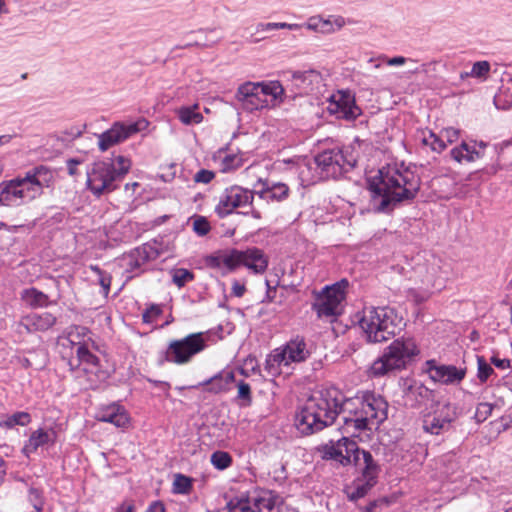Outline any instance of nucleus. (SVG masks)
<instances>
[{
    "label": "nucleus",
    "mask_w": 512,
    "mask_h": 512,
    "mask_svg": "<svg viewBox=\"0 0 512 512\" xmlns=\"http://www.w3.org/2000/svg\"><path fill=\"white\" fill-rule=\"evenodd\" d=\"M345 25V19L342 16H329L327 19L321 17L320 33L332 34L340 30Z\"/></svg>",
    "instance_id": "obj_35"
},
{
    "label": "nucleus",
    "mask_w": 512,
    "mask_h": 512,
    "mask_svg": "<svg viewBox=\"0 0 512 512\" xmlns=\"http://www.w3.org/2000/svg\"><path fill=\"white\" fill-rule=\"evenodd\" d=\"M279 497L272 491H262L257 496L252 497V505L255 512H280L277 507Z\"/></svg>",
    "instance_id": "obj_29"
},
{
    "label": "nucleus",
    "mask_w": 512,
    "mask_h": 512,
    "mask_svg": "<svg viewBox=\"0 0 512 512\" xmlns=\"http://www.w3.org/2000/svg\"><path fill=\"white\" fill-rule=\"evenodd\" d=\"M357 447L358 444L354 440H351L348 436H343L336 442L331 440L329 444L322 447V458L347 466L352 464V458L357 452Z\"/></svg>",
    "instance_id": "obj_15"
},
{
    "label": "nucleus",
    "mask_w": 512,
    "mask_h": 512,
    "mask_svg": "<svg viewBox=\"0 0 512 512\" xmlns=\"http://www.w3.org/2000/svg\"><path fill=\"white\" fill-rule=\"evenodd\" d=\"M237 512H255L252 505V498L242 497Z\"/></svg>",
    "instance_id": "obj_57"
},
{
    "label": "nucleus",
    "mask_w": 512,
    "mask_h": 512,
    "mask_svg": "<svg viewBox=\"0 0 512 512\" xmlns=\"http://www.w3.org/2000/svg\"><path fill=\"white\" fill-rule=\"evenodd\" d=\"M197 105L193 107H181L178 110L180 121L186 125L198 124L203 120L201 113L196 111Z\"/></svg>",
    "instance_id": "obj_36"
},
{
    "label": "nucleus",
    "mask_w": 512,
    "mask_h": 512,
    "mask_svg": "<svg viewBox=\"0 0 512 512\" xmlns=\"http://www.w3.org/2000/svg\"><path fill=\"white\" fill-rule=\"evenodd\" d=\"M192 490V479L181 473L174 476L172 491L175 494H188Z\"/></svg>",
    "instance_id": "obj_37"
},
{
    "label": "nucleus",
    "mask_w": 512,
    "mask_h": 512,
    "mask_svg": "<svg viewBox=\"0 0 512 512\" xmlns=\"http://www.w3.org/2000/svg\"><path fill=\"white\" fill-rule=\"evenodd\" d=\"M377 483L371 482L369 480L363 478H357L353 482V486L347 489V497L351 501H357L367 495V493L376 485Z\"/></svg>",
    "instance_id": "obj_34"
},
{
    "label": "nucleus",
    "mask_w": 512,
    "mask_h": 512,
    "mask_svg": "<svg viewBox=\"0 0 512 512\" xmlns=\"http://www.w3.org/2000/svg\"><path fill=\"white\" fill-rule=\"evenodd\" d=\"M242 500V497H234L230 499L227 504L226 508L228 509V512H237V508Z\"/></svg>",
    "instance_id": "obj_64"
},
{
    "label": "nucleus",
    "mask_w": 512,
    "mask_h": 512,
    "mask_svg": "<svg viewBox=\"0 0 512 512\" xmlns=\"http://www.w3.org/2000/svg\"><path fill=\"white\" fill-rule=\"evenodd\" d=\"M423 143L430 146L433 151L438 153L442 152L447 146L443 136H438L433 132H430L427 137H424Z\"/></svg>",
    "instance_id": "obj_42"
},
{
    "label": "nucleus",
    "mask_w": 512,
    "mask_h": 512,
    "mask_svg": "<svg viewBox=\"0 0 512 512\" xmlns=\"http://www.w3.org/2000/svg\"><path fill=\"white\" fill-rule=\"evenodd\" d=\"M275 26H276V30L277 29L298 30L303 27L302 24H297V23L290 24V23H285V22L275 23Z\"/></svg>",
    "instance_id": "obj_63"
},
{
    "label": "nucleus",
    "mask_w": 512,
    "mask_h": 512,
    "mask_svg": "<svg viewBox=\"0 0 512 512\" xmlns=\"http://www.w3.org/2000/svg\"><path fill=\"white\" fill-rule=\"evenodd\" d=\"M235 380V375L232 371L220 372L213 377L199 383V385L207 386L206 391L209 393L218 394L229 390L230 384Z\"/></svg>",
    "instance_id": "obj_28"
},
{
    "label": "nucleus",
    "mask_w": 512,
    "mask_h": 512,
    "mask_svg": "<svg viewBox=\"0 0 512 512\" xmlns=\"http://www.w3.org/2000/svg\"><path fill=\"white\" fill-rule=\"evenodd\" d=\"M400 322L401 318L394 308L367 307L363 310L359 325L369 343H381L395 335Z\"/></svg>",
    "instance_id": "obj_4"
},
{
    "label": "nucleus",
    "mask_w": 512,
    "mask_h": 512,
    "mask_svg": "<svg viewBox=\"0 0 512 512\" xmlns=\"http://www.w3.org/2000/svg\"><path fill=\"white\" fill-rule=\"evenodd\" d=\"M342 425L340 427L343 434H347L351 437L358 436L362 431L372 430L375 426L377 427L383 421H377V419L366 418H343Z\"/></svg>",
    "instance_id": "obj_26"
},
{
    "label": "nucleus",
    "mask_w": 512,
    "mask_h": 512,
    "mask_svg": "<svg viewBox=\"0 0 512 512\" xmlns=\"http://www.w3.org/2000/svg\"><path fill=\"white\" fill-rule=\"evenodd\" d=\"M237 101L246 111H255L263 109L269 105L268 100H261L260 88L258 82H245L241 84L235 94Z\"/></svg>",
    "instance_id": "obj_19"
},
{
    "label": "nucleus",
    "mask_w": 512,
    "mask_h": 512,
    "mask_svg": "<svg viewBox=\"0 0 512 512\" xmlns=\"http://www.w3.org/2000/svg\"><path fill=\"white\" fill-rule=\"evenodd\" d=\"M76 355L78 362L90 364L93 366L99 365V358L90 352L89 349L83 344L78 343Z\"/></svg>",
    "instance_id": "obj_39"
},
{
    "label": "nucleus",
    "mask_w": 512,
    "mask_h": 512,
    "mask_svg": "<svg viewBox=\"0 0 512 512\" xmlns=\"http://www.w3.org/2000/svg\"><path fill=\"white\" fill-rule=\"evenodd\" d=\"M211 463L218 470H224L232 464V457L228 452L215 451L211 455Z\"/></svg>",
    "instance_id": "obj_40"
},
{
    "label": "nucleus",
    "mask_w": 512,
    "mask_h": 512,
    "mask_svg": "<svg viewBox=\"0 0 512 512\" xmlns=\"http://www.w3.org/2000/svg\"><path fill=\"white\" fill-rule=\"evenodd\" d=\"M493 405L487 402L480 403L477 406L476 413H475V419L478 422L485 421L492 413Z\"/></svg>",
    "instance_id": "obj_52"
},
{
    "label": "nucleus",
    "mask_w": 512,
    "mask_h": 512,
    "mask_svg": "<svg viewBox=\"0 0 512 512\" xmlns=\"http://www.w3.org/2000/svg\"><path fill=\"white\" fill-rule=\"evenodd\" d=\"M283 76L290 80L293 86L299 91V94H308L313 91L314 85L322 80L320 72L314 69L306 71L287 70Z\"/></svg>",
    "instance_id": "obj_20"
},
{
    "label": "nucleus",
    "mask_w": 512,
    "mask_h": 512,
    "mask_svg": "<svg viewBox=\"0 0 512 512\" xmlns=\"http://www.w3.org/2000/svg\"><path fill=\"white\" fill-rule=\"evenodd\" d=\"M441 136H443V139L446 138L448 143H453L458 139L459 131L454 128H447L442 131Z\"/></svg>",
    "instance_id": "obj_58"
},
{
    "label": "nucleus",
    "mask_w": 512,
    "mask_h": 512,
    "mask_svg": "<svg viewBox=\"0 0 512 512\" xmlns=\"http://www.w3.org/2000/svg\"><path fill=\"white\" fill-rule=\"evenodd\" d=\"M242 157L237 154H228L222 160V171L228 172L242 166Z\"/></svg>",
    "instance_id": "obj_44"
},
{
    "label": "nucleus",
    "mask_w": 512,
    "mask_h": 512,
    "mask_svg": "<svg viewBox=\"0 0 512 512\" xmlns=\"http://www.w3.org/2000/svg\"><path fill=\"white\" fill-rule=\"evenodd\" d=\"M206 346V340L202 332L191 333L182 339L170 341L164 353V361L177 365L187 364L195 355L202 352Z\"/></svg>",
    "instance_id": "obj_7"
},
{
    "label": "nucleus",
    "mask_w": 512,
    "mask_h": 512,
    "mask_svg": "<svg viewBox=\"0 0 512 512\" xmlns=\"http://www.w3.org/2000/svg\"><path fill=\"white\" fill-rule=\"evenodd\" d=\"M261 94V100H267V96L272 97L273 105L283 102L284 88L279 81L258 82Z\"/></svg>",
    "instance_id": "obj_31"
},
{
    "label": "nucleus",
    "mask_w": 512,
    "mask_h": 512,
    "mask_svg": "<svg viewBox=\"0 0 512 512\" xmlns=\"http://www.w3.org/2000/svg\"><path fill=\"white\" fill-rule=\"evenodd\" d=\"M55 438L56 432L53 429L45 430L39 428L31 433L22 448V452L25 456L29 457L31 454L35 453L38 448L44 447L49 443L54 444Z\"/></svg>",
    "instance_id": "obj_24"
},
{
    "label": "nucleus",
    "mask_w": 512,
    "mask_h": 512,
    "mask_svg": "<svg viewBox=\"0 0 512 512\" xmlns=\"http://www.w3.org/2000/svg\"><path fill=\"white\" fill-rule=\"evenodd\" d=\"M314 163L320 170V178L325 179H337L354 167L340 149H329L319 153L315 156Z\"/></svg>",
    "instance_id": "obj_10"
},
{
    "label": "nucleus",
    "mask_w": 512,
    "mask_h": 512,
    "mask_svg": "<svg viewBox=\"0 0 512 512\" xmlns=\"http://www.w3.org/2000/svg\"><path fill=\"white\" fill-rule=\"evenodd\" d=\"M148 124V121L145 119H140L128 124L115 122L110 129L98 135L99 150L102 152L107 151L112 146L117 145L134 134L144 130Z\"/></svg>",
    "instance_id": "obj_12"
},
{
    "label": "nucleus",
    "mask_w": 512,
    "mask_h": 512,
    "mask_svg": "<svg viewBox=\"0 0 512 512\" xmlns=\"http://www.w3.org/2000/svg\"><path fill=\"white\" fill-rule=\"evenodd\" d=\"M327 110L338 118L348 121L355 120L361 114V109L356 105L354 95L349 91H339L332 95Z\"/></svg>",
    "instance_id": "obj_17"
},
{
    "label": "nucleus",
    "mask_w": 512,
    "mask_h": 512,
    "mask_svg": "<svg viewBox=\"0 0 512 512\" xmlns=\"http://www.w3.org/2000/svg\"><path fill=\"white\" fill-rule=\"evenodd\" d=\"M450 156L458 163H462L463 161L474 162L477 159L482 158L483 153L480 150H477L475 145L471 146L463 141L459 146L451 149Z\"/></svg>",
    "instance_id": "obj_30"
},
{
    "label": "nucleus",
    "mask_w": 512,
    "mask_h": 512,
    "mask_svg": "<svg viewBox=\"0 0 512 512\" xmlns=\"http://www.w3.org/2000/svg\"><path fill=\"white\" fill-rule=\"evenodd\" d=\"M54 183V172L45 165H37L22 176L0 183V206L16 208L27 205L42 196L45 188Z\"/></svg>",
    "instance_id": "obj_3"
},
{
    "label": "nucleus",
    "mask_w": 512,
    "mask_h": 512,
    "mask_svg": "<svg viewBox=\"0 0 512 512\" xmlns=\"http://www.w3.org/2000/svg\"><path fill=\"white\" fill-rule=\"evenodd\" d=\"M478 363V373L477 377L478 379L484 383L487 381L489 376L494 372L493 368L486 362L484 357H478L477 358Z\"/></svg>",
    "instance_id": "obj_46"
},
{
    "label": "nucleus",
    "mask_w": 512,
    "mask_h": 512,
    "mask_svg": "<svg viewBox=\"0 0 512 512\" xmlns=\"http://www.w3.org/2000/svg\"><path fill=\"white\" fill-rule=\"evenodd\" d=\"M422 427L426 433L440 435L447 432L459 417L457 405L445 402L442 405L430 406L427 411H422Z\"/></svg>",
    "instance_id": "obj_8"
},
{
    "label": "nucleus",
    "mask_w": 512,
    "mask_h": 512,
    "mask_svg": "<svg viewBox=\"0 0 512 512\" xmlns=\"http://www.w3.org/2000/svg\"><path fill=\"white\" fill-rule=\"evenodd\" d=\"M66 163H67L68 174L73 177L77 176L79 174L77 166L82 163V160L78 159V158H70L67 160Z\"/></svg>",
    "instance_id": "obj_56"
},
{
    "label": "nucleus",
    "mask_w": 512,
    "mask_h": 512,
    "mask_svg": "<svg viewBox=\"0 0 512 512\" xmlns=\"http://www.w3.org/2000/svg\"><path fill=\"white\" fill-rule=\"evenodd\" d=\"M348 281L342 279L332 286H326L316 297L312 309L319 318L335 317L340 314V305L345 299Z\"/></svg>",
    "instance_id": "obj_9"
},
{
    "label": "nucleus",
    "mask_w": 512,
    "mask_h": 512,
    "mask_svg": "<svg viewBox=\"0 0 512 512\" xmlns=\"http://www.w3.org/2000/svg\"><path fill=\"white\" fill-rule=\"evenodd\" d=\"M21 298L32 308L47 307L52 303L48 295L34 287L23 290Z\"/></svg>",
    "instance_id": "obj_32"
},
{
    "label": "nucleus",
    "mask_w": 512,
    "mask_h": 512,
    "mask_svg": "<svg viewBox=\"0 0 512 512\" xmlns=\"http://www.w3.org/2000/svg\"><path fill=\"white\" fill-rule=\"evenodd\" d=\"M384 59L386 60L387 65H389V66H400V65L405 64L408 60L407 58H405L403 56H395L392 58L384 57Z\"/></svg>",
    "instance_id": "obj_61"
},
{
    "label": "nucleus",
    "mask_w": 512,
    "mask_h": 512,
    "mask_svg": "<svg viewBox=\"0 0 512 512\" xmlns=\"http://www.w3.org/2000/svg\"><path fill=\"white\" fill-rule=\"evenodd\" d=\"M90 330L85 326L73 325L69 327L68 338L71 343H75L79 341L81 338H84L88 335Z\"/></svg>",
    "instance_id": "obj_49"
},
{
    "label": "nucleus",
    "mask_w": 512,
    "mask_h": 512,
    "mask_svg": "<svg viewBox=\"0 0 512 512\" xmlns=\"http://www.w3.org/2000/svg\"><path fill=\"white\" fill-rule=\"evenodd\" d=\"M159 256V251L150 243H145L127 254L124 257L127 269L132 272L139 269L142 265L150 260H155Z\"/></svg>",
    "instance_id": "obj_22"
},
{
    "label": "nucleus",
    "mask_w": 512,
    "mask_h": 512,
    "mask_svg": "<svg viewBox=\"0 0 512 512\" xmlns=\"http://www.w3.org/2000/svg\"><path fill=\"white\" fill-rule=\"evenodd\" d=\"M29 502L32 504L35 512H41L44 505V500L40 490L31 487L28 493Z\"/></svg>",
    "instance_id": "obj_47"
},
{
    "label": "nucleus",
    "mask_w": 512,
    "mask_h": 512,
    "mask_svg": "<svg viewBox=\"0 0 512 512\" xmlns=\"http://www.w3.org/2000/svg\"><path fill=\"white\" fill-rule=\"evenodd\" d=\"M57 318L49 313H31L22 318L20 326L28 333L47 331L56 324Z\"/></svg>",
    "instance_id": "obj_23"
},
{
    "label": "nucleus",
    "mask_w": 512,
    "mask_h": 512,
    "mask_svg": "<svg viewBox=\"0 0 512 512\" xmlns=\"http://www.w3.org/2000/svg\"><path fill=\"white\" fill-rule=\"evenodd\" d=\"M129 171L128 165L116 169L112 161H96L87 170V187L99 197L117 189L116 181Z\"/></svg>",
    "instance_id": "obj_6"
},
{
    "label": "nucleus",
    "mask_w": 512,
    "mask_h": 512,
    "mask_svg": "<svg viewBox=\"0 0 512 512\" xmlns=\"http://www.w3.org/2000/svg\"><path fill=\"white\" fill-rule=\"evenodd\" d=\"M210 224L208 220L203 216H197L193 222V230L199 236H205L210 231Z\"/></svg>",
    "instance_id": "obj_50"
},
{
    "label": "nucleus",
    "mask_w": 512,
    "mask_h": 512,
    "mask_svg": "<svg viewBox=\"0 0 512 512\" xmlns=\"http://www.w3.org/2000/svg\"><path fill=\"white\" fill-rule=\"evenodd\" d=\"M309 356V351L306 348V343L302 337H295L291 339L284 349L280 352L275 351L266 360V367L272 368L274 365H289L290 362H302Z\"/></svg>",
    "instance_id": "obj_14"
},
{
    "label": "nucleus",
    "mask_w": 512,
    "mask_h": 512,
    "mask_svg": "<svg viewBox=\"0 0 512 512\" xmlns=\"http://www.w3.org/2000/svg\"><path fill=\"white\" fill-rule=\"evenodd\" d=\"M289 191V187L285 183L265 181L257 195L265 201L281 202L288 198Z\"/></svg>",
    "instance_id": "obj_27"
},
{
    "label": "nucleus",
    "mask_w": 512,
    "mask_h": 512,
    "mask_svg": "<svg viewBox=\"0 0 512 512\" xmlns=\"http://www.w3.org/2000/svg\"><path fill=\"white\" fill-rule=\"evenodd\" d=\"M238 393L237 399L241 400L242 407H248L252 403L251 387L248 383L241 380L237 383Z\"/></svg>",
    "instance_id": "obj_41"
},
{
    "label": "nucleus",
    "mask_w": 512,
    "mask_h": 512,
    "mask_svg": "<svg viewBox=\"0 0 512 512\" xmlns=\"http://www.w3.org/2000/svg\"><path fill=\"white\" fill-rule=\"evenodd\" d=\"M209 266L213 268L226 267L229 271H234L233 249L218 251L207 259Z\"/></svg>",
    "instance_id": "obj_33"
},
{
    "label": "nucleus",
    "mask_w": 512,
    "mask_h": 512,
    "mask_svg": "<svg viewBox=\"0 0 512 512\" xmlns=\"http://www.w3.org/2000/svg\"><path fill=\"white\" fill-rule=\"evenodd\" d=\"M246 291V287L244 284L239 283L238 281H234L232 284V293L236 297H242Z\"/></svg>",
    "instance_id": "obj_62"
},
{
    "label": "nucleus",
    "mask_w": 512,
    "mask_h": 512,
    "mask_svg": "<svg viewBox=\"0 0 512 512\" xmlns=\"http://www.w3.org/2000/svg\"><path fill=\"white\" fill-rule=\"evenodd\" d=\"M162 313V309L159 305L151 304L142 314V320L144 323H152Z\"/></svg>",
    "instance_id": "obj_51"
},
{
    "label": "nucleus",
    "mask_w": 512,
    "mask_h": 512,
    "mask_svg": "<svg viewBox=\"0 0 512 512\" xmlns=\"http://www.w3.org/2000/svg\"><path fill=\"white\" fill-rule=\"evenodd\" d=\"M366 418L385 421L388 403L380 395L366 391L345 398L336 388L310 396L295 415V427L303 435H311L332 425L337 418Z\"/></svg>",
    "instance_id": "obj_1"
},
{
    "label": "nucleus",
    "mask_w": 512,
    "mask_h": 512,
    "mask_svg": "<svg viewBox=\"0 0 512 512\" xmlns=\"http://www.w3.org/2000/svg\"><path fill=\"white\" fill-rule=\"evenodd\" d=\"M421 188V178L408 167L387 165L368 179L371 206L375 212L389 214L403 203H411Z\"/></svg>",
    "instance_id": "obj_2"
},
{
    "label": "nucleus",
    "mask_w": 512,
    "mask_h": 512,
    "mask_svg": "<svg viewBox=\"0 0 512 512\" xmlns=\"http://www.w3.org/2000/svg\"><path fill=\"white\" fill-rule=\"evenodd\" d=\"M255 194L257 192L239 185L229 186L219 196L215 212L220 218H224L237 208L252 206Z\"/></svg>",
    "instance_id": "obj_11"
},
{
    "label": "nucleus",
    "mask_w": 512,
    "mask_h": 512,
    "mask_svg": "<svg viewBox=\"0 0 512 512\" xmlns=\"http://www.w3.org/2000/svg\"><path fill=\"white\" fill-rule=\"evenodd\" d=\"M320 24H321V16H312L308 19L305 24H302L303 27H306L308 30L320 33Z\"/></svg>",
    "instance_id": "obj_55"
},
{
    "label": "nucleus",
    "mask_w": 512,
    "mask_h": 512,
    "mask_svg": "<svg viewBox=\"0 0 512 512\" xmlns=\"http://www.w3.org/2000/svg\"><path fill=\"white\" fill-rule=\"evenodd\" d=\"M426 371L434 382L445 385L460 383L466 374V370L453 365L437 364L435 360L426 362Z\"/></svg>",
    "instance_id": "obj_18"
},
{
    "label": "nucleus",
    "mask_w": 512,
    "mask_h": 512,
    "mask_svg": "<svg viewBox=\"0 0 512 512\" xmlns=\"http://www.w3.org/2000/svg\"><path fill=\"white\" fill-rule=\"evenodd\" d=\"M234 270L240 266H245L255 274H262L268 267V257L263 250L257 247H248L245 250L233 248Z\"/></svg>",
    "instance_id": "obj_16"
},
{
    "label": "nucleus",
    "mask_w": 512,
    "mask_h": 512,
    "mask_svg": "<svg viewBox=\"0 0 512 512\" xmlns=\"http://www.w3.org/2000/svg\"><path fill=\"white\" fill-rule=\"evenodd\" d=\"M427 261L429 262V267L426 269V274L424 276L423 281L430 282L437 276L438 269L440 268V259L431 256V259Z\"/></svg>",
    "instance_id": "obj_53"
},
{
    "label": "nucleus",
    "mask_w": 512,
    "mask_h": 512,
    "mask_svg": "<svg viewBox=\"0 0 512 512\" xmlns=\"http://www.w3.org/2000/svg\"><path fill=\"white\" fill-rule=\"evenodd\" d=\"M215 177V173L211 170L201 169L194 175V181L196 183H210Z\"/></svg>",
    "instance_id": "obj_54"
},
{
    "label": "nucleus",
    "mask_w": 512,
    "mask_h": 512,
    "mask_svg": "<svg viewBox=\"0 0 512 512\" xmlns=\"http://www.w3.org/2000/svg\"><path fill=\"white\" fill-rule=\"evenodd\" d=\"M97 419L102 422L111 423L119 428L126 427L129 421L125 409L118 404H112L100 409L97 413Z\"/></svg>",
    "instance_id": "obj_25"
},
{
    "label": "nucleus",
    "mask_w": 512,
    "mask_h": 512,
    "mask_svg": "<svg viewBox=\"0 0 512 512\" xmlns=\"http://www.w3.org/2000/svg\"><path fill=\"white\" fill-rule=\"evenodd\" d=\"M217 41L218 40H215L212 43H206V42H202V41L196 40V39L195 40H189L185 44L179 46V48L184 49V48H189V47H193V46H196V47H209L212 44L216 43Z\"/></svg>",
    "instance_id": "obj_59"
},
{
    "label": "nucleus",
    "mask_w": 512,
    "mask_h": 512,
    "mask_svg": "<svg viewBox=\"0 0 512 512\" xmlns=\"http://www.w3.org/2000/svg\"><path fill=\"white\" fill-rule=\"evenodd\" d=\"M352 464L360 471L361 478L377 483L381 468L369 451L357 447Z\"/></svg>",
    "instance_id": "obj_21"
},
{
    "label": "nucleus",
    "mask_w": 512,
    "mask_h": 512,
    "mask_svg": "<svg viewBox=\"0 0 512 512\" xmlns=\"http://www.w3.org/2000/svg\"><path fill=\"white\" fill-rule=\"evenodd\" d=\"M194 274L184 268H179L173 271L172 281L178 287H183L185 284L191 280H193Z\"/></svg>",
    "instance_id": "obj_43"
},
{
    "label": "nucleus",
    "mask_w": 512,
    "mask_h": 512,
    "mask_svg": "<svg viewBox=\"0 0 512 512\" xmlns=\"http://www.w3.org/2000/svg\"><path fill=\"white\" fill-rule=\"evenodd\" d=\"M165 505L162 501H153L144 512H165Z\"/></svg>",
    "instance_id": "obj_60"
},
{
    "label": "nucleus",
    "mask_w": 512,
    "mask_h": 512,
    "mask_svg": "<svg viewBox=\"0 0 512 512\" xmlns=\"http://www.w3.org/2000/svg\"><path fill=\"white\" fill-rule=\"evenodd\" d=\"M403 399L407 407L422 409V411H427L430 406L439 404L435 391L415 380L404 383Z\"/></svg>",
    "instance_id": "obj_13"
},
{
    "label": "nucleus",
    "mask_w": 512,
    "mask_h": 512,
    "mask_svg": "<svg viewBox=\"0 0 512 512\" xmlns=\"http://www.w3.org/2000/svg\"><path fill=\"white\" fill-rule=\"evenodd\" d=\"M91 269L98 274V276H99L98 283L102 287L104 294L107 295L110 291V285H111V279H112L111 275L108 274L107 272L101 270L97 266H92Z\"/></svg>",
    "instance_id": "obj_48"
},
{
    "label": "nucleus",
    "mask_w": 512,
    "mask_h": 512,
    "mask_svg": "<svg viewBox=\"0 0 512 512\" xmlns=\"http://www.w3.org/2000/svg\"><path fill=\"white\" fill-rule=\"evenodd\" d=\"M415 342L411 339H396L371 366L373 375L382 376L393 370H399L418 354Z\"/></svg>",
    "instance_id": "obj_5"
},
{
    "label": "nucleus",
    "mask_w": 512,
    "mask_h": 512,
    "mask_svg": "<svg viewBox=\"0 0 512 512\" xmlns=\"http://www.w3.org/2000/svg\"><path fill=\"white\" fill-rule=\"evenodd\" d=\"M31 422V416L29 413L20 411L16 412L10 416L7 417V419L0 423L1 426H4L6 428H13L16 425L20 426H26Z\"/></svg>",
    "instance_id": "obj_38"
},
{
    "label": "nucleus",
    "mask_w": 512,
    "mask_h": 512,
    "mask_svg": "<svg viewBox=\"0 0 512 512\" xmlns=\"http://www.w3.org/2000/svg\"><path fill=\"white\" fill-rule=\"evenodd\" d=\"M490 63L488 61H477L473 64L469 74L474 78H486L490 72Z\"/></svg>",
    "instance_id": "obj_45"
}]
</instances>
